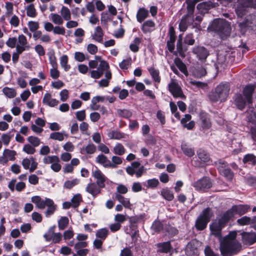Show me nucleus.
<instances>
[{
  "label": "nucleus",
  "instance_id": "nucleus-23",
  "mask_svg": "<svg viewBox=\"0 0 256 256\" xmlns=\"http://www.w3.org/2000/svg\"><path fill=\"white\" fill-rule=\"evenodd\" d=\"M46 198L44 200L40 196H32L31 198V202L34 203L36 206L40 209H44L46 207Z\"/></svg>",
  "mask_w": 256,
  "mask_h": 256
},
{
  "label": "nucleus",
  "instance_id": "nucleus-50",
  "mask_svg": "<svg viewBox=\"0 0 256 256\" xmlns=\"http://www.w3.org/2000/svg\"><path fill=\"white\" fill-rule=\"evenodd\" d=\"M197 154L198 158L204 162H208L210 161V157L209 156L206 154V152L202 150H199L197 152Z\"/></svg>",
  "mask_w": 256,
  "mask_h": 256
},
{
  "label": "nucleus",
  "instance_id": "nucleus-27",
  "mask_svg": "<svg viewBox=\"0 0 256 256\" xmlns=\"http://www.w3.org/2000/svg\"><path fill=\"white\" fill-rule=\"evenodd\" d=\"M236 52L234 50L225 51V63L226 65H231L235 61Z\"/></svg>",
  "mask_w": 256,
  "mask_h": 256
},
{
  "label": "nucleus",
  "instance_id": "nucleus-20",
  "mask_svg": "<svg viewBox=\"0 0 256 256\" xmlns=\"http://www.w3.org/2000/svg\"><path fill=\"white\" fill-rule=\"evenodd\" d=\"M156 28V24L152 20H147L145 21L142 24L141 30L142 32L146 34L150 33Z\"/></svg>",
  "mask_w": 256,
  "mask_h": 256
},
{
  "label": "nucleus",
  "instance_id": "nucleus-9",
  "mask_svg": "<svg viewBox=\"0 0 256 256\" xmlns=\"http://www.w3.org/2000/svg\"><path fill=\"white\" fill-rule=\"evenodd\" d=\"M16 152L10 149L4 150L2 155L0 156V164H6L8 161H14L16 160Z\"/></svg>",
  "mask_w": 256,
  "mask_h": 256
},
{
  "label": "nucleus",
  "instance_id": "nucleus-15",
  "mask_svg": "<svg viewBox=\"0 0 256 256\" xmlns=\"http://www.w3.org/2000/svg\"><path fill=\"white\" fill-rule=\"evenodd\" d=\"M30 48L26 37L23 34L20 35L18 37V44L16 46V48L18 52H23L25 50H28Z\"/></svg>",
  "mask_w": 256,
  "mask_h": 256
},
{
  "label": "nucleus",
  "instance_id": "nucleus-53",
  "mask_svg": "<svg viewBox=\"0 0 256 256\" xmlns=\"http://www.w3.org/2000/svg\"><path fill=\"white\" fill-rule=\"evenodd\" d=\"M14 136V134H11V132L6 134H3L1 136V140L3 144L8 146L10 141L11 138Z\"/></svg>",
  "mask_w": 256,
  "mask_h": 256
},
{
  "label": "nucleus",
  "instance_id": "nucleus-48",
  "mask_svg": "<svg viewBox=\"0 0 256 256\" xmlns=\"http://www.w3.org/2000/svg\"><path fill=\"white\" fill-rule=\"evenodd\" d=\"M68 57L66 55H63L60 58V64L61 66L64 69L66 72L68 71L70 66L68 64Z\"/></svg>",
  "mask_w": 256,
  "mask_h": 256
},
{
  "label": "nucleus",
  "instance_id": "nucleus-62",
  "mask_svg": "<svg viewBox=\"0 0 256 256\" xmlns=\"http://www.w3.org/2000/svg\"><path fill=\"white\" fill-rule=\"evenodd\" d=\"M27 140L34 147H36L40 144V140L37 137L30 136L28 138Z\"/></svg>",
  "mask_w": 256,
  "mask_h": 256
},
{
  "label": "nucleus",
  "instance_id": "nucleus-26",
  "mask_svg": "<svg viewBox=\"0 0 256 256\" xmlns=\"http://www.w3.org/2000/svg\"><path fill=\"white\" fill-rule=\"evenodd\" d=\"M234 209H235L236 214L242 216L250 211V206L248 204L236 205L232 206V210Z\"/></svg>",
  "mask_w": 256,
  "mask_h": 256
},
{
  "label": "nucleus",
  "instance_id": "nucleus-14",
  "mask_svg": "<svg viewBox=\"0 0 256 256\" xmlns=\"http://www.w3.org/2000/svg\"><path fill=\"white\" fill-rule=\"evenodd\" d=\"M198 242L196 240H192L189 242L186 247V252L187 256H198Z\"/></svg>",
  "mask_w": 256,
  "mask_h": 256
},
{
  "label": "nucleus",
  "instance_id": "nucleus-42",
  "mask_svg": "<svg viewBox=\"0 0 256 256\" xmlns=\"http://www.w3.org/2000/svg\"><path fill=\"white\" fill-rule=\"evenodd\" d=\"M206 74V72L205 68L202 66H197L193 71L194 75L198 78H200L204 76Z\"/></svg>",
  "mask_w": 256,
  "mask_h": 256
},
{
  "label": "nucleus",
  "instance_id": "nucleus-13",
  "mask_svg": "<svg viewBox=\"0 0 256 256\" xmlns=\"http://www.w3.org/2000/svg\"><path fill=\"white\" fill-rule=\"evenodd\" d=\"M192 52L200 60H205L209 55V52L204 46H197L192 48Z\"/></svg>",
  "mask_w": 256,
  "mask_h": 256
},
{
  "label": "nucleus",
  "instance_id": "nucleus-2",
  "mask_svg": "<svg viewBox=\"0 0 256 256\" xmlns=\"http://www.w3.org/2000/svg\"><path fill=\"white\" fill-rule=\"evenodd\" d=\"M214 216V212L211 208H207L204 209L196 220V228L198 230H202L205 229Z\"/></svg>",
  "mask_w": 256,
  "mask_h": 256
},
{
  "label": "nucleus",
  "instance_id": "nucleus-59",
  "mask_svg": "<svg viewBox=\"0 0 256 256\" xmlns=\"http://www.w3.org/2000/svg\"><path fill=\"white\" fill-rule=\"evenodd\" d=\"M202 126L204 128H210L211 123L210 118L206 115H202L201 116Z\"/></svg>",
  "mask_w": 256,
  "mask_h": 256
},
{
  "label": "nucleus",
  "instance_id": "nucleus-17",
  "mask_svg": "<svg viewBox=\"0 0 256 256\" xmlns=\"http://www.w3.org/2000/svg\"><path fill=\"white\" fill-rule=\"evenodd\" d=\"M44 237L48 241L52 240L54 242L58 243L62 239V234L60 232L54 233L53 228H51L48 232L44 234Z\"/></svg>",
  "mask_w": 256,
  "mask_h": 256
},
{
  "label": "nucleus",
  "instance_id": "nucleus-46",
  "mask_svg": "<svg viewBox=\"0 0 256 256\" xmlns=\"http://www.w3.org/2000/svg\"><path fill=\"white\" fill-rule=\"evenodd\" d=\"M141 42V39L139 38H136L132 43L130 46V50L134 52H136L139 50V45Z\"/></svg>",
  "mask_w": 256,
  "mask_h": 256
},
{
  "label": "nucleus",
  "instance_id": "nucleus-41",
  "mask_svg": "<svg viewBox=\"0 0 256 256\" xmlns=\"http://www.w3.org/2000/svg\"><path fill=\"white\" fill-rule=\"evenodd\" d=\"M110 139L120 140L125 138V134L118 130H112L108 134Z\"/></svg>",
  "mask_w": 256,
  "mask_h": 256
},
{
  "label": "nucleus",
  "instance_id": "nucleus-44",
  "mask_svg": "<svg viewBox=\"0 0 256 256\" xmlns=\"http://www.w3.org/2000/svg\"><path fill=\"white\" fill-rule=\"evenodd\" d=\"M117 114L120 116L125 118H129L132 116V112L126 109H118L116 111Z\"/></svg>",
  "mask_w": 256,
  "mask_h": 256
},
{
  "label": "nucleus",
  "instance_id": "nucleus-35",
  "mask_svg": "<svg viewBox=\"0 0 256 256\" xmlns=\"http://www.w3.org/2000/svg\"><path fill=\"white\" fill-rule=\"evenodd\" d=\"M236 214L235 209L232 210V207L225 212V226L230 220H234L235 219V215Z\"/></svg>",
  "mask_w": 256,
  "mask_h": 256
},
{
  "label": "nucleus",
  "instance_id": "nucleus-18",
  "mask_svg": "<svg viewBox=\"0 0 256 256\" xmlns=\"http://www.w3.org/2000/svg\"><path fill=\"white\" fill-rule=\"evenodd\" d=\"M96 183L90 182L88 184L86 188V191L88 194H92L95 198L98 194L100 192L101 188Z\"/></svg>",
  "mask_w": 256,
  "mask_h": 256
},
{
  "label": "nucleus",
  "instance_id": "nucleus-21",
  "mask_svg": "<svg viewBox=\"0 0 256 256\" xmlns=\"http://www.w3.org/2000/svg\"><path fill=\"white\" fill-rule=\"evenodd\" d=\"M242 240L244 244L252 245L256 242V233L244 232L242 234Z\"/></svg>",
  "mask_w": 256,
  "mask_h": 256
},
{
  "label": "nucleus",
  "instance_id": "nucleus-55",
  "mask_svg": "<svg viewBox=\"0 0 256 256\" xmlns=\"http://www.w3.org/2000/svg\"><path fill=\"white\" fill-rule=\"evenodd\" d=\"M68 219L67 217H61V218L58 222V226L60 230H64L68 226Z\"/></svg>",
  "mask_w": 256,
  "mask_h": 256
},
{
  "label": "nucleus",
  "instance_id": "nucleus-39",
  "mask_svg": "<svg viewBox=\"0 0 256 256\" xmlns=\"http://www.w3.org/2000/svg\"><path fill=\"white\" fill-rule=\"evenodd\" d=\"M2 91L4 95L10 98H14L17 94L16 90L14 88L4 87L3 88Z\"/></svg>",
  "mask_w": 256,
  "mask_h": 256
},
{
  "label": "nucleus",
  "instance_id": "nucleus-40",
  "mask_svg": "<svg viewBox=\"0 0 256 256\" xmlns=\"http://www.w3.org/2000/svg\"><path fill=\"white\" fill-rule=\"evenodd\" d=\"M246 21L248 26L256 27V12L247 16Z\"/></svg>",
  "mask_w": 256,
  "mask_h": 256
},
{
  "label": "nucleus",
  "instance_id": "nucleus-43",
  "mask_svg": "<svg viewBox=\"0 0 256 256\" xmlns=\"http://www.w3.org/2000/svg\"><path fill=\"white\" fill-rule=\"evenodd\" d=\"M108 234V230L106 228H102L97 230L96 236L103 241L106 238Z\"/></svg>",
  "mask_w": 256,
  "mask_h": 256
},
{
  "label": "nucleus",
  "instance_id": "nucleus-25",
  "mask_svg": "<svg viewBox=\"0 0 256 256\" xmlns=\"http://www.w3.org/2000/svg\"><path fill=\"white\" fill-rule=\"evenodd\" d=\"M42 102L50 107H54L57 106L59 102L55 98H52L51 94L47 92L44 95Z\"/></svg>",
  "mask_w": 256,
  "mask_h": 256
},
{
  "label": "nucleus",
  "instance_id": "nucleus-30",
  "mask_svg": "<svg viewBox=\"0 0 256 256\" xmlns=\"http://www.w3.org/2000/svg\"><path fill=\"white\" fill-rule=\"evenodd\" d=\"M148 11L147 10L144 8H140L136 14V19L138 22H142L144 19L148 17Z\"/></svg>",
  "mask_w": 256,
  "mask_h": 256
},
{
  "label": "nucleus",
  "instance_id": "nucleus-37",
  "mask_svg": "<svg viewBox=\"0 0 256 256\" xmlns=\"http://www.w3.org/2000/svg\"><path fill=\"white\" fill-rule=\"evenodd\" d=\"M148 70L154 80L159 83L160 82L159 70L154 68V67H150L148 68Z\"/></svg>",
  "mask_w": 256,
  "mask_h": 256
},
{
  "label": "nucleus",
  "instance_id": "nucleus-52",
  "mask_svg": "<svg viewBox=\"0 0 256 256\" xmlns=\"http://www.w3.org/2000/svg\"><path fill=\"white\" fill-rule=\"evenodd\" d=\"M235 102L238 108L239 109L242 110L245 108L246 101L241 95L238 96L236 98Z\"/></svg>",
  "mask_w": 256,
  "mask_h": 256
},
{
  "label": "nucleus",
  "instance_id": "nucleus-22",
  "mask_svg": "<svg viewBox=\"0 0 256 256\" xmlns=\"http://www.w3.org/2000/svg\"><path fill=\"white\" fill-rule=\"evenodd\" d=\"M46 206L48 207L46 210L45 212V216L46 217H49L56 211V205L54 204V201L49 198H46Z\"/></svg>",
  "mask_w": 256,
  "mask_h": 256
},
{
  "label": "nucleus",
  "instance_id": "nucleus-36",
  "mask_svg": "<svg viewBox=\"0 0 256 256\" xmlns=\"http://www.w3.org/2000/svg\"><path fill=\"white\" fill-rule=\"evenodd\" d=\"M161 195L168 201H172L174 198L173 192L168 188H163L161 191Z\"/></svg>",
  "mask_w": 256,
  "mask_h": 256
},
{
  "label": "nucleus",
  "instance_id": "nucleus-34",
  "mask_svg": "<svg viewBox=\"0 0 256 256\" xmlns=\"http://www.w3.org/2000/svg\"><path fill=\"white\" fill-rule=\"evenodd\" d=\"M116 198L120 202L125 208H130L131 204L128 198H124L119 194H116Z\"/></svg>",
  "mask_w": 256,
  "mask_h": 256
},
{
  "label": "nucleus",
  "instance_id": "nucleus-7",
  "mask_svg": "<svg viewBox=\"0 0 256 256\" xmlns=\"http://www.w3.org/2000/svg\"><path fill=\"white\" fill-rule=\"evenodd\" d=\"M242 250V245L236 241H225V256H234Z\"/></svg>",
  "mask_w": 256,
  "mask_h": 256
},
{
  "label": "nucleus",
  "instance_id": "nucleus-11",
  "mask_svg": "<svg viewBox=\"0 0 256 256\" xmlns=\"http://www.w3.org/2000/svg\"><path fill=\"white\" fill-rule=\"evenodd\" d=\"M256 86L254 84H249L244 88L242 94L248 104H252V95L254 93Z\"/></svg>",
  "mask_w": 256,
  "mask_h": 256
},
{
  "label": "nucleus",
  "instance_id": "nucleus-63",
  "mask_svg": "<svg viewBox=\"0 0 256 256\" xmlns=\"http://www.w3.org/2000/svg\"><path fill=\"white\" fill-rule=\"evenodd\" d=\"M246 184L256 190V176H250L246 180Z\"/></svg>",
  "mask_w": 256,
  "mask_h": 256
},
{
  "label": "nucleus",
  "instance_id": "nucleus-38",
  "mask_svg": "<svg viewBox=\"0 0 256 256\" xmlns=\"http://www.w3.org/2000/svg\"><path fill=\"white\" fill-rule=\"evenodd\" d=\"M252 217L244 216L237 220V223L240 226L250 225L252 228Z\"/></svg>",
  "mask_w": 256,
  "mask_h": 256
},
{
  "label": "nucleus",
  "instance_id": "nucleus-6",
  "mask_svg": "<svg viewBox=\"0 0 256 256\" xmlns=\"http://www.w3.org/2000/svg\"><path fill=\"white\" fill-rule=\"evenodd\" d=\"M126 172L130 176H133L134 174L138 178L141 177L143 174L146 172V170L143 166H141L138 162H134L130 166L126 168Z\"/></svg>",
  "mask_w": 256,
  "mask_h": 256
},
{
  "label": "nucleus",
  "instance_id": "nucleus-45",
  "mask_svg": "<svg viewBox=\"0 0 256 256\" xmlns=\"http://www.w3.org/2000/svg\"><path fill=\"white\" fill-rule=\"evenodd\" d=\"M114 152L118 156H122L126 152V149L120 143H117L114 147Z\"/></svg>",
  "mask_w": 256,
  "mask_h": 256
},
{
  "label": "nucleus",
  "instance_id": "nucleus-58",
  "mask_svg": "<svg viewBox=\"0 0 256 256\" xmlns=\"http://www.w3.org/2000/svg\"><path fill=\"white\" fill-rule=\"evenodd\" d=\"M43 162L45 164H52L54 162H60V159L56 156H48L44 158Z\"/></svg>",
  "mask_w": 256,
  "mask_h": 256
},
{
  "label": "nucleus",
  "instance_id": "nucleus-1",
  "mask_svg": "<svg viewBox=\"0 0 256 256\" xmlns=\"http://www.w3.org/2000/svg\"><path fill=\"white\" fill-rule=\"evenodd\" d=\"M212 234L218 238L220 243V250L222 255L224 256V238L222 236V230L224 227V216L216 220L210 226Z\"/></svg>",
  "mask_w": 256,
  "mask_h": 256
},
{
  "label": "nucleus",
  "instance_id": "nucleus-47",
  "mask_svg": "<svg viewBox=\"0 0 256 256\" xmlns=\"http://www.w3.org/2000/svg\"><path fill=\"white\" fill-rule=\"evenodd\" d=\"M50 17L51 20L54 24L60 25L62 24L64 22V20L62 16L57 14H50Z\"/></svg>",
  "mask_w": 256,
  "mask_h": 256
},
{
  "label": "nucleus",
  "instance_id": "nucleus-32",
  "mask_svg": "<svg viewBox=\"0 0 256 256\" xmlns=\"http://www.w3.org/2000/svg\"><path fill=\"white\" fill-rule=\"evenodd\" d=\"M242 162L254 166L256 164V156L252 154H248L244 156Z\"/></svg>",
  "mask_w": 256,
  "mask_h": 256
},
{
  "label": "nucleus",
  "instance_id": "nucleus-16",
  "mask_svg": "<svg viewBox=\"0 0 256 256\" xmlns=\"http://www.w3.org/2000/svg\"><path fill=\"white\" fill-rule=\"evenodd\" d=\"M194 22V18L184 16L179 24V29L180 32H184L188 27Z\"/></svg>",
  "mask_w": 256,
  "mask_h": 256
},
{
  "label": "nucleus",
  "instance_id": "nucleus-8",
  "mask_svg": "<svg viewBox=\"0 0 256 256\" xmlns=\"http://www.w3.org/2000/svg\"><path fill=\"white\" fill-rule=\"evenodd\" d=\"M212 184L208 177H203L194 183L193 186L198 190L205 191L212 186Z\"/></svg>",
  "mask_w": 256,
  "mask_h": 256
},
{
  "label": "nucleus",
  "instance_id": "nucleus-29",
  "mask_svg": "<svg viewBox=\"0 0 256 256\" xmlns=\"http://www.w3.org/2000/svg\"><path fill=\"white\" fill-rule=\"evenodd\" d=\"M104 36V32L100 26H98L96 28L92 38L98 42H102Z\"/></svg>",
  "mask_w": 256,
  "mask_h": 256
},
{
  "label": "nucleus",
  "instance_id": "nucleus-51",
  "mask_svg": "<svg viewBox=\"0 0 256 256\" xmlns=\"http://www.w3.org/2000/svg\"><path fill=\"white\" fill-rule=\"evenodd\" d=\"M174 62L176 66L179 68V70L184 74L186 75L188 74L186 67V65L183 63V62L180 60V59L178 58L175 60Z\"/></svg>",
  "mask_w": 256,
  "mask_h": 256
},
{
  "label": "nucleus",
  "instance_id": "nucleus-19",
  "mask_svg": "<svg viewBox=\"0 0 256 256\" xmlns=\"http://www.w3.org/2000/svg\"><path fill=\"white\" fill-rule=\"evenodd\" d=\"M200 0H186V14L184 15L188 17L194 18V13L195 10L196 4Z\"/></svg>",
  "mask_w": 256,
  "mask_h": 256
},
{
  "label": "nucleus",
  "instance_id": "nucleus-3",
  "mask_svg": "<svg viewBox=\"0 0 256 256\" xmlns=\"http://www.w3.org/2000/svg\"><path fill=\"white\" fill-rule=\"evenodd\" d=\"M208 30L214 32V36L222 40L224 38V20L220 18L214 19L208 27Z\"/></svg>",
  "mask_w": 256,
  "mask_h": 256
},
{
  "label": "nucleus",
  "instance_id": "nucleus-49",
  "mask_svg": "<svg viewBox=\"0 0 256 256\" xmlns=\"http://www.w3.org/2000/svg\"><path fill=\"white\" fill-rule=\"evenodd\" d=\"M60 14L63 19L66 20H69L71 18L70 10L64 6H62L60 10Z\"/></svg>",
  "mask_w": 256,
  "mask_h": 256
},
{
  "label": "nucleus",
  "instance_id": "nucleus-64",
  "mask_svg": "<svg viewBox=\"0 0 256 256\" xmlns=\"http://www.w3.org/2000/svg\"><path fill=\"white\" fill-rule=\"evenodd\" d=\"M162 224L160 221H155L152 226V229L156 232H159L162 229Z\"/></svg>",
  "mask_w": 256,
  "mask_h": 256
},
{
  "label": "nucleus",
  "instance_id": "nucleus-31",
  "mask_svg": "<svg viewBox=\"0 0 256 256\" xmlns=\"http://www.w3.org/2000/svg\"><path fill=\"white\" fill-rule=\"evenodd\" d=\"M105 78L102 79L98 82V85L100 87H107L112 78V73L110 70H107L104 73Z\"/></svg>",
  "mask_w": 256,
  "mask_h": 256
},
{
  "label": "nucleus",
  "instance_id": "nucleus-33",
  "mask_svg": "<svg viewBox=\"0 0 256 256\" xmlns=\"http://www.w3.org/2000/svg\"><path fill=\"white\" fill-rule=\"evenodd\" d=\"M157 246L158 248V250L162 252L168 253L170 252L172 249L170 242L158 243L157 244Z\"/></svg>",
  "mask_w": 256,
  "mask_h": 256
},
{
  "label": "nucleus",
  "instance_id": "nucleus-28",
  "mask_svg": "<svg viewBox=\"0 0 256 256\" xmlns=\"http://www.w3.org/2000/svg\"><path fill=\"white\" fill-rule=\"evenodd\" d=\"M181 149L184 154L188 157H192L194 154V148L188 145L185 142H182Z\"/></svg>",
  "mask_w": 256,
  "mask_h": 256
},
{
  "label": "nucleus",
  "instance_id": "nucleus-5",
  "mask_svg": "<svg viewBox=\"0 0 256 256\" xmlns=\"http://www.w3.org/2000/svg\"><path fill=\"white\" fill-rule=\"evenodd\" d=\"M168 90L174 98H186L182 90L176 80L172 78L168 84Z\"/></svg>",
  "mask_w": 256,
  "mask_h": 256
},
{
  "label": "nucleus",
  "instance_id": "nucleus-61",
  "mask_svg": "<svg viewBox=\"0 0 256 256\" xmlns=\"http://www.w3.org/2000/svg\"><path fill=\"white\" fill-rule=\"evenodd\" d=\"M50 138L54 140L62 141L64 140V136L62 133L60 132H54L50 134Z\"/></svg>",
  "mask_w": 256,
  "mask_h": 256
},
{
  "label": "nucleus",
  "instance_id": "nucleus-4",
  "mask_svg": "<svg viewBox=\"0 0 256 256\" xmlns=\"http://www.w3.org/2000/svg\"><path fill=\"white\" fill-rule=\"evenodd\" d=\"M236 12L238 18H243L248 12V8H256V0H238Z\"/></svg>",
  "mask_w": 256,
  "mask_h": 256
},
{
  "label": "nucleus",
  "instance_id": "nucleus-54",
  "mask_svg": "<svg viewBox=\"0 0 256 256\" xmlns=\"http://www.w3.org/2000/svg\"><path fill=\"white\" fill-rule=\"evenodd\" d=\"M80 182V180L78 178H74L72 180H66L64 183V186L67 189H71L74 186L78 184Z\"/></svg>",
  "mask_w": 256,
  "mask_h": 256
},
{
  "label": "nucleus",
  "instance_id": "nucleus-57",
  "mask_svg": "<svg viewBox=\"0 0 256 256\" xmlns=\"http://www.w3.org/2000/svg\"><path fill=\"white\" fill-rule=\"evenodd\" d=\"M122 158L119 156H114L112 158L111 164L113 165L110 166V168H117V166L122 164Z\"/></svg>",
  "mask_w": 256,
  "mask_h": 256
},
{
  "label": "nucleus",
  "instance_id": "nucleus-10",
  "mask_svg": "<svg viewBox=\"0 0 256 256\" xmlns=\"http://www.w3.org/2000/svg\"><path fill=\"white\" fill-rule=\"evenodd\" d=\"M92 176L96 180V184L100 188L105 187V182L108 180L105 175L98 168L92 172Z\"/></svg>",
  "mask_w": 256,
  "mask_h": 256
},
{
  "label": "nucleus",
  "instance_id": "nucleus-12",
  "mask_svg": "<svg viewBox=\"0 0 256 256\" xmlns=\"http://www.w3.org/2000/svg\"><path fill=\"white\" fill-rule=\"evenodd\" d=\"M214 6V3L210 0H208L198 4L196 6V8L200 14H204Z\"/></svg>",
  "mask_w": 256,
  "mask_h": 256
},
{
  "label": "nucleus",
  "instance_id": "nucleus-60",
  "mask_svg": "<svg viewBox=\"0 0 256 256\" xmlns=\"http://www.w3.org/2000/svg\"><path fill=\"white\" fill-rule=\"evenodd\" d=\"M81 200L82 196L80 194H77L74 196L71 200L72 206L74 208H77L80 205Z\"/></svg>",
  "mask_w": 256,
  "mask_h": 256
},
{
  "label": "nucleus",
  "instance_id": "nucleus-24",
  "mask_svg": "<svg viewBox=\"0 0 256 256\" xmlns=\"http://www.w3.org/2000/svg\"><path fill=\"white\" fill-rule=\"evenodd\" d=\"M96 162L102 164L105 168H110L113 165L111 164V162L103 154H100L96 158Z\"/></svg>",
  "mask_w": 256,
  "mask_h": 256
},
{
  "label": "nucleus",
  "instance_id": "nucleus-56",
  "mask_svg": "<svg viewBox=\"0 0 256 256\" xmlns=\"http://www.w3.org/2000/svg\"><path fill=\"white\" fill-rule=\"evenodd\" d=\"M27 16L34 18L36 16V12L34 4H30L26 8Z\"/></svg>",
  "mask_w": 256,
  "mask_h": 256
}]
</instances>
